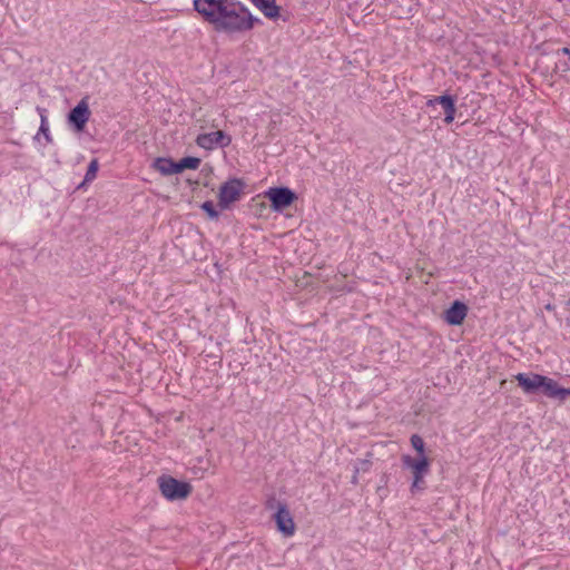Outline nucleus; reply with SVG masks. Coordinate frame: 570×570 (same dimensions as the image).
<instances>
[{"label":"nucleus","instance_id":"f257e3e1","mask_svg":"<svg viewBox=\"0 0 570 570\" xmlns=\"http://www.w3.org/2000/svg\"><path fill=\"white\" fill-rule=\"evenodd\" d=\"M194 9L216 31L243 32L254 28L262 20L254 17L250 11L237 0H194Z\"/></svg>","mask_w":570,"mask_h":570},{"label":"nucleus","instance_id":"f03ea898","mask_svg":"<svg viewBox=\"0 0 570 570\" xmlns=\"http://www.w3.org/2000/svg\"><path fill=\"white\" fill-rule=\"evenodd\" d=\"M515 380L525 394L542 393L544 396L560 402L570 399V389L559 386L554 380L548 376L537 373H519L515 375Z\"/></svg>","mask_w":570,"mask_h":570},{"label":"nucleus","instance_id":"7ed1b4c3","mask_svg":"<svg viewBox=\"0 0 570 570\" xmlns=\"http://www.w3.org/2000/svg\"><path fill=\"white\" fill-rule=\"evenodd\" d=\"M158 485L161 494L169 501L184 500L193 491V487L188 482L165 474L158 478Z\"/></svg>","mask_w":570,"mask_h":570},{"label":"nucleus","instance_id":"20e7f679","mask_svg":"<svg viewBox=\"0 0 570 570\" xmlns=\"http://www.w3.org/2000/svg\"><path fill=\"white\" fill-rule=\"evenodd\" d=\"M267 508L276 509L273 519L275 520L277 530L286 538L293 537L296 528L287 505L273 499L267 502Z\"/></svg>","mask_w":570,"mask_h":570},{"label":"nucleus","instance_id":"39448f33","mask_svg":"<svg viewBox=\"0 0 570 570\" xmlns=\"http://www.w3.org/2000/svg\"><path fill=\"white\" fill-rule=\"evenodd\" d=\"M402 462L405 468L412 470L413 473V482L411 490L415 489L422 490L424 489V475L429 472L430 461L425 455L420 456L419 459H413L410 455H403Z\"/></svg>","mask_w":570,"mask_h":570},{"label":"nucleus","instance_id":"423d86ee","mask_svg":"<svg viewBox=\"0 0 570 570\" xmlns=\"http://www.w3.org/2000/svg\"><path fill=\"white\" fill-rule=\"evenodd\" d=\"M271 206L276 212L289 207L297 198L296 194L288 187H272L266 191Z\"/></svg>","mask_w":570,"mask_h":570},{"label":"nucleus","instance_id":"0eeeda50","mask_svg":"<svg viewBox=\"0 0 570 570\" xmlns=\"http://www.w3.org/2000/svg\"><path fill=\"white\" fill-rule=\"evenodd\" d=\"M244 184L240 179L233 178L223 184L219 188L218 205L225 209L232 203L239 199Z\"/></svg>","mask_w":570,"mask_h":570},{"label":"nucleus","instance_id":"6e6552de","mask_svg":"<svg viewBox=\"0 0 570 570\" xmlns=\"http://www.w3.org/2000/svg\"><path fill=\"white\" fill-rule=\"evenodd\" d=\"M91 111L88 105V97H83L68 114V122L77 131H82L90 118Z\"/></svg>","mask_w":570,"mask_h":570},{"label":"nucleus","instance_id":"1a4fd4ad","mask_svg":"<svg viewBox=\"0 0 570 570\" xmlns=\"http://www.w3.org/2000/svg\"><path fill=\"white\" fill-rule=\"evenodd\" d=\"M232 141L230 136L226 135L222 130L200 134L196 138V144L206 150H212L215 147H227Z\"/></svg>","mask_w":570,"mask_h":570},{"label":"nucleus","instance_id":"9d476101","mask_svg":"<svg viewBox=\"0 0 570 570\" xmlns=\"http://www.w3.org/2000/svg\"><path fill=\"white\" fill-rule=\"evenodd\" d=\"M436 105H440L444 111V121L446 124H451L455 117V100L450 95H442L429 99L426 106L430 108H435Z\"/></svg>","mask_w":570,"mask_h":570},{"label":"nucleus","instance_id":"9b49d317","mask_svg":"<svg viewBox=\"0 0 570 570\" xmlns=\"http://www.w3.org/2000/svg\"><path fill=\"white\" fill-rule=\"evenodd\" d=\"M466 314L468 306L461 301H454L444 312V321L450 325H461Z\"/></svg>","mask_w":570,"mask_h":570},{"label":"nucleus","instance_id":"f8f14e48","mask_svg":"<svg viewBox=\"0 0 570 570\" xmlns=\"http://www.w3.org/2000/svg\"><path fill=\"white\" fill-rule=\"evenodd\" d=\"M252 2L268 19H276L279 16V7L275 0H252Z\"/></svg>","mask_w":570,"mask_h":570},{"label":"nucleus","instance_id":"ddd939ff","mask_svg":"<svg viewBox=\"0 0 570 570\" xmlns=\"http://www.w3.org/2000/svg\"><path fill=\"white\" fill-rule=\"evenodd\" d=\"M154 168L158 170L163 175H173L178 174L177 171V161H174L169 158L159 157L154 161Z\"/></svg>","mask_w":570,"mask_h":570},{"label":"nucleus","instance_id":"4468645a","mask_svg":"<svg viewBox=\"0 0 570 570\" xmlns=\"http://www.w3.org/2000/svg\"><path fill=\"white\" fill-rule=\"evenodd\" d=\"M37 110L40 115V120H41L38 134L43 135L46 141L51 144L52 137L49 131V125H48V119H47V115H46L47 110L45 108H40V107H38Z\"/></svg>","mask_w":570,"mask_h":570},{"label":"nucleus","instance_id":"2eb2a0df","mask_svg":"<svg viewBox=\"0 0 570 570\" xmlns=\"http://www.w3.org/2000/svg\"><path fill=\"white\" fill-rule=\"evenodd\" d=\"M200 158L197 157H184L179 161H177V171L178 174L185 169H197L200 165Z\"/></svg>","mask_w":570,"mask_h":570},{"label":"nucleus","instance_id":"dca6fc26","mask_svg":"<svg viewBox=\"0 0 570 570\" xmlns=\"http://www.w3.org/2000/svg\"><path fill=\"white\" fill-rule=\"evenodd\" d=\"M98 167H99L98 160L96 158L92 159L89 163V166H88V169H87V173H86V176H85V181H91V180H94L96 178V175H97V171H98Z\"/></svg>","mask_w":570,"mask_h":570},{"label":"nucleus","instance_id":"f3484780","mask_svg":"<svg viewBox=\"0 0 570 570\" xmlns=\"http://www.w3.org/2000/svg\"><path fill=\"white\" fill-rule=\"evenodd\" d=\"M411 445L413 446V449H415L417 451V453L420 454V456L424 455V441L423 439L417 435V434H413L411 436Z\"/></svg>","mask_w":570,"mask_h":570},{"label":"nucleus","instance_id":"a211bd4d","mask_svg":"<svg viewBox=\"0 0 570 570\" xmlns=\"http://www.w3.org/2000/svg\"><path fill=\"white\" fill-rule=\"evenodd\" d=\"M202 209L212 218V219H217L219 214L218 212L216 210L213 202L210 200H207L205 203L202 204Z\"/></svg>","mask_w":570,"mask_h":570},{"label":"nucleus","instance_id":"6ab92c4d","mask_svg":"<svg viewBox=\"0 0 570 570\" xmlns=\"http://www.w3.org/2000/svg\"><path fill=\"white\" fill-rule=\"evenodd\" d=\"M563 53V55H568L570 57V49L568 47H563L561 49L558 50V53Z\"/></svg>","mask_w":570,"mask_h":570},{"label":"nucleus","instance_id":"aec40b11","mask_svg":"<svg viewBox=\"0 0 570 570\" xmlns=\"http://www.w3.org/2000/svg\"><path fill=\"white\" fill-rule=\"evenodd\" d=\"M357 473H358V469H355V472H354V475L352 478V482L355 484L357 482Z\"/></svg>","mask_w":570,"mask_h":570},{"label":"nucleus","instance_id":"412c9836","mask_svg":"<svg viewBox=\"0 0 570 570\" xmlns=\"http://www.w3.org/2000/svg\"><path fill=\"white\" fill-rule=\"evenodd\" d=\"M546 308H547L548 311H551L553 307H552V305H551V304H548V305H546Z\"/></svg>","mask_w":570,"mask_h":570},{"label":"nucleus","instance_id":"4be33fe9","mask_svg":"<svg viewBox=\"0 0 570 570\" xmlns=\"http://www.w3.org/2000/svg\"><path fill=\"white\" fill-rule=\"evenodd\" d=\"M562 70H563V71L568 70V66H567V63H564V65H563V69H562Z\"/></svg>","mask_w":570,"mask_h":570}]
</instances>
